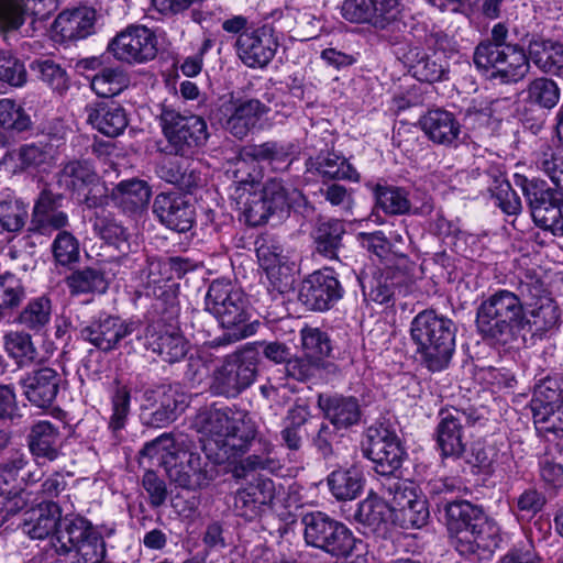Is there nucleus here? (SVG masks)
<instances>
[{"label":"nucleus","mask_w":563,"mask_h":563,"mask_svg":"<svg viewBox=\"0 0 563 563\" xmlns=\"http://www.w3.org/2000/svg\"><path fill=\"white\" fill-rule=\"evenodd\" d=\"M318 405L325 418L338 429H346L358 423L361 407L358 400L352 396H323L318 397Z\"/></svg>","instance_id":"obj_30"},{"label":"nucleus","mask_w":563,"mask_h":563,"mask_svg":"<svg viewBox=\"0 0 563 563\" xmlns=\"http://www.w3.org/2000/svg\"><path fill=\"white\" fill-rule=\"evenodd\" d=\"M507 52V56L501 58L498 67L490 73V77L499 79L503 84L517 82L528 74L529 59L525 51L516 45Z\"/></svg>","instance_id":"obj_41"},{"label":"nucleus","mask_w":563,"mask_h":563,"mask_svg":"<svg viewBox=\"0 0 563 563\" xmlns=\"http://www.w3.org/2000/svg\"><path fill=\"white\" fill-rule=\"evenodd\" d=\"M52 249L55 260L60 265L76 263L79 260V242L74 234L68 231H59L53 242Z\"/></svg>","instance_id":"obj_60"},{"label":"nucleus","mask_w":563,"mask_h":563,"mask_svg":"<svg viewBox=\"0 0 563 563\" xmlns=\"http://www.w3.org/2000/svg\"><path fill=\"white\" fill-rule=\"evenodd\" d=\"M514 183L526 197L534 223L554 235L563 236V199L558 191L549 188L543 180L528 179L520 174H515Z\"/></svg>","instance_id":"obj_8"},{"label":"nucleus","mask_w":563,"mask_h":563,"mask_svg":"<svg viewBox=\"0 0 563 563\" xmlns=\"http://www.w3.org/2000/svg\"><path fill=\"white\" fill-rule=\"evenodd\" d=\"M343 295L340 282L332 271L323 269L309 275L302 283L299 298L311 310L331 308Z\"/></svg>","instance_id":"obj_19"},{"label":"nucleus","mask_w":563,"mask_h":563,"mask_svg":"<svg viewBox=\"0 0 563 563\" xmlns=\"http://www.w3.org/2000/svg\"><path fill=\"white\" fill-rule=\"evenodd\" d=\"M86 111L88 123L106 136L115 137L128 126L125 110L113 101L90 104Z\"/></svg>","instance_id":"obj_29"},{"label":"nucleus","mask_w":563,"mask_h":563,"mask_svg":"<svg viewBox=\"0 0 563 563\" xmlns=\"http://www.w3.org/2000/svg\"><path fill=\"white\" fill-rule=\"evenodd\" d=\"M307 170L324 180H358V174L345 157L336 154L319 155L307 162Z\"/></svg>","instance_id":"obj_39"},{"label":"nucleus","mask_w":563,"mask_h":563,"mask_svg":"<svg viewBox=\"0 0 563 563\" xmlns=\"http://www.w3.org/2000/svg\"><path fill=\"white\" fill-rule=\"evenodd\" d=\"M441 420L437 428V441L441 454L445 457H459L464 452L462 429L475 422L472 413L456 408L441 411Z\"/></svg>","instance_id":"obj_22"},{"label":"nucleus","mask_w":563,"mask_h":563,"mask_svg":"<svg viewBox=\"0 0 563 563\" xmlns=\"http://www.w3.org/2000/svg\"><path fill=\"white\" fill-rule=\"evenodd\" d=\"M26 79L24 64L10 53L0 51V80L13 87H22Z\"/></svg>","instance_id":"obj_61"},{"label":"nucleus","mask_w":563,"mask_h":563,"mask_svg":"<svg viewBox=\"0 0 563 563\" xmlns=\"http://www.w3.org/2000/svg\"><path fill=\"white\" fill-rule=\"evenodd\" d=\"M328 486L338 500H352L363 488V477L356 468L336 470L328 476Z\"/></svg>","instance_id":"obj_43"},{"label":"nucleus","mask_w":563,"mask_h":563,"mask_svg":"<svg viewBox=\"0 0 563 563\" xmlns=\"http://www.w3.org/2000/svg\"><path fill=\"white\" fill-rule=\"evenodd\" d=\"M296 147L291 143L266 142L244 146L236 159L235 166L240 170L247 161L266 163L274 170H285L295 159Z\"/></svg>","instance_id":"obj_24"},{"label":"nucleus","mask_w":563,"mask_h":563,"mask_svg":"<svg viewBox=\"0 0 563 563\" xmlns=\"http://www.w3.org/2000/svg\"><path fill=\"white\" fill-rule=\"evenodd\" d=\"M406 62L412 76L420 81H440L445 78L449 70V63L443 51L426 52L413 47L406 54Z\"/></svg>","instance_id":"obj_26"},{"label":"nucleus","mask_w":563,"mask_h":563,"mask_svg":"<svg viewBox=\"0 0 563 563\" xmlns=\"http://www.w3.org/2000/svg\"><path fill=\"white\" fill-rule=\"evenodd\" d=\"M522 95L523 100L531 106L552 109L560 100V88L553 79L539 77L528 84Z\"/></svg>","instance_id":"obj_44"},{"label":"nucleus","mask_w":563,"mask_h":563,"mask_svg":"<svg viewBox=\"0 0 563 563\" xmlns=\"http://www.w3.org/2000/svg\"><path fill=\"white\" fill-rule=\"evenodd\" d=\"M240 172V168L233 172L234 181L239 184L235 195L249 224H264L271 216L289 207L288 191L282 181L271 179L258 188L251 174L243 177Z\"/></svg>","instance_id":"obj_6"},{"label":"nucleus","mask_w":563,"mask_h":563,"mask_svg":"<svg viewBox=\"0 0 563 563\" xmlns=\"http://www.w3.org/2000/svg\"><path fill=\"white\" fill-rule=\"evenodd\" d=\"M57 184L89 208L102 206L104 202L106 188L93 165L87 159L67 162L57 174Z\"/></svg>","instance_id":"obj_11"},{"label":"nucleus","mask_w":563,"mask_h":563,"mask_svg":"<svg viewBox=\"0 0 563 563\" xmlns=\"http://www.w3.org/2000/svg\"><path fill=\"white\" fill-rule=\"evenodd\" d=\"M527 314L520 298L512 291L499 289L484 299L476 311L479 334L494 344L514 342L527 328Z\"/></svg>","instance_id":"obj_2"},{"label":"nucleus","mask_w":563,"mask_h":563,"mask_svg":"<svg viewBox=\"0 0 563 563\" xmlns=\"http://www.w3.org/2000/svg\"><path fill=\"white\" fill-rule=\"evenodd\" d=\"M278 47L277 40L268 29L242 32L236 41V53L249 67H264L275 56Z\"/></svg>","instance_id":"obj_23"},{"label":"nucleus","mask_w":563,"mask_h":563,"mask_svg":"<svg viewBox=\"0 0 563 563\" xmlns=\"http://www.w3.org/2000/svg\"><path fill=\"white\" fill-rule=\"evenodd\" d=\"M96 11L88 7L66 10L55 19L52 30L60 41L85 38L93 31Z\"/></svg>","instance_id":"obj_27"},{"label":"nucleus","mask_w":563,"mask_h":563,"mask_svg":"<svg viewBox=\"0 0 563 563\" xmlns=\"http://www.w3.org/2000/svg\"><path fill=\"white\" fill-rule=\"evenodd\" d=\"M59 0H0V34L8 40L10 33L24 23V14L46 19L58 9Z\"/></svg>","instance_id":"obj_20"},{"label":"nucleus","mask_w":563,"mask_h":563,"mask_svg":"<svg viewBox=\"0 0 563 563\" xmlns=\"http://www.w3.org/2000/svg\"><path fill=\"white\" fill-rule=\"evenodd\" d=\"M532 412L536 423L543 424L547 431L563 432V382L544 379L533 394Z\"/></svg>","instance_id":"obj_17"},{"label":"nucleus","mask_w":563,"mask_h":563,"mask_svg":"<svg viewBox=\"0 0 563 563\" xmlns=\"http://www.w3.org/2000/svg\"><path fill=\"white\" fill-rule=\"evenodd\" d=\"M448 530L460 554L476 560L493 555L501 541L497 523L482 509L466 500L449 503L445 507Z\"/></svg>","instance_id":"obj_1"},{"label":"nucleus","mask_w":563,"mask_h":563,"mask_svg":"<svg viewBox=\"0 0 563 563\" xmlns=\"http://www.w3.org/2000/svg\"><path fill=\"white\" fill-rule=\"evenodd\" d=\"M256 375L254 352L245 350L229 355L214 372L212 389L218 395L234 397L251 386Z\"/></svg>","instance_id":"obj_12"},{"label":"nucleus","mask_w":563,"mask_h":563,"mask_svg":"<svg viewBox=\"0 0 563 563\" xmlns=\"http://www.w3.org/2000/svg\"><path fill=\"white\" fill-rule=\"evenodd\" d=\"M301 523L308 545L323 550L333 556L345 558L352 553L355 538L343 523L320 511L306 514Z\"/></svg>","instance_id":"obj_9"},{"label":"nucleus","mask_w":563,"mask_h":563,"mask_svg":"<svg viewBox=\"0 0 563 563\" xmlns=\"http://www.w3.org/2000/svg\"><path fill=\"white\" fill-rule=\"evenodd\" d=\"M514 45L499 46L490 44V41L479 43L474 52V64L477 68L493 73L498 67L501 58L507 56V49Z\"/></svg>","instance_id":"obj_57"},{"label":"nucleus","mask_w":563,"mask_h":563,"mask_svg":"<svg viewBox=\"0 0 563 563\" xmlns=\"http://www.w3.org/2000/svg\"><path fill=\"white\" fill-rule=\"evenodd\" d=\"M60 516V508L56 503H41L23 512L21 527L31 539L42 540L53 532L56 534Z\"/></svg>","instance_id":"obj_28"},{"label":"nucleus","mask_w":563,"mask_h":563,"mask_svg":"<svg viewBox=\"0 0 563 563\" xmlns=\"http://www.w3.org/2000/svg\"><path fill=\"white\" fill-rule=\"evenodd\" d=\"M148 347L164 361L175 363L180 361L188 352V342L183 334L174 328H159L150 332Z\"/></svg>","instance_id":"obj_33"},{"label":"nucleus","mask_w":563,"mask_h":563,"mask_svg":"<svg viewBox=\"0 0 563 563\" xmlns=\"http://www.w3.org/2000/svg\"><path fill=\"white\" fill-rule=\"evenodd\" d=\"M256 244L257 261L266 273L272 290L278 294L288 291L294 282L292 264L280 242L274 238H262Z\"/></svg>","instance_id":"obj_15"},{"label":"nucleus","mask_w":563,"mask_h":563,"mask_svg":"<svg viewBox=\"0 0 563 563\" xmlns=\"http://www.w3.org/2000/svg\"><path fill=\"white\" fill-rule=\"evenodd\" d=\"M71 295L103 294L109 283L104 273L97 267H85L73 272L66 278Z\"/></svg>","instance_id":"obj_42"},{"label":"nucleus","mask_w":563,"mask_h":563,"mask_svg":"<svg viewBox=\"0 0 563 563\" xmlns=\"http://www.w3.org/2000/svg\"><path fill=\"white\" fill-rule=\"evenodd\" d=\"M62 382V375L55 368L41 366L24 373L19 384L25 398L33 406L44 409L55 401Z\"/></svg>","instance_id":"obj_18"},{"label":"nucleus","mask_w":563,"mask_h":563,"mask_svg":"<svg viewBox=\"0 0 563 563\" xmlns=\"http://www.w3.org/2000/svg\"><path fill=\"white\" fill-rule=\"evenodd\" d=\"M534 301L528 303L527 328L532 333H543L556 327L560 320L559 308L543 290L532 295Z\"/></svg>","instance_id":"obj_34"},{"label":"nucleus","mask_w":563,"mask_h":563,"mask_svg":"<svg viewBox=\"0 0 563 563\" xmlns=\"http://www.w3.org/2000/svg\"><path fill=\"white\" fill-rule=\"evenodd\" d=\"M184 407V400L177 399L176 393L168 389L161 396L159 407L152 412L151 423L156 427H164L174 421Z\"/></svg>","instance_id":"obj_58"},{"label":"nucleus","mask_w":563,"mask_h":563,"mask_svg":"<svg viewBox=\"0 0 563 563\" xmlns=\"http://www.w3.org/2000/svg\"><path fill=\"white\" fill-rule=\"evenodd\" d=\"M151 195V188L145 180L132 178L120 181L112 189L110 199L124 212L135 213L146 208Z\"/></svg>","instance_id":"obj_31"},{"label":"nucleus","mask_w":563,"mask_h":563,"mask_svg":"<svg viewBox=\"0 0 563 563\" xmlns=\"http://www.w3.org/2000/svg\"><path fill=\"white\" fill-rule=\"evenodd\" d=\"M354 519L368 531L378 532L385 529L389 521L393 522V515L387 501L376 495H368L357 505Z\"/></svg>","instance_id":"obj_38"},{"label":"nucleus","mask_w":563,"mask_h":563,"mask_svg":"<svg viewBox=\"0 0 563 563\" xmlns=\"http://www.w3.org/2000/svg\"><path fill=\"white\" fill-rule=\"evenodd\" d=\"M402 277V268H376L372 276L363 279V292L372 301L386 303L391 299L394 288Z\"/></svg>","instance_id":"obj_35"},{"label":"nucleus","mask_w":563,"mask_h":563,"mask_svg":"<svg viewBox=\"0 0 563 563\" xmlns=\"http://www.w3.org/2000/svg\"><path fill=\"white\" fill-rule=\"evenodd\" d=\"M142 454L162 463L170 482L180 488L196 490L207 486L213 478L208 468L209 463L200 453L176 448L174 439L168 434L146 443Z\"/></svg>","instance_id":"obj_4"},{"label":"nucleus","mask_w":563,"mask_h":563,"mask_svg":"<svg viewBox=\"0 0 563 563\" xmlns=\"http://www.w3.org/2000/svg\"><path fill=\"white\" fill-rule=\"evenodd\" d=\"M130 84L129 77L119 68H104L91 79V89L102 98H111L125 88Z\"/></svg>","instance_id":"obj_47"},{"label":"nucleus","mask_w":563,"mask_h":563,"mask_svg":"<svg viewBox=\"0 0 563 563\" xmlns=\"http://www.w3.org/2000/svg\"><path fill=\"white\" fill-rule=\"evenodd\" d=\"M534 164L538 170L550 178L558 190L563 191V146L553 148L544 144L536 153Z\"/></svg>","instance_id":"obj_46"},{"label":"nucleus","mask_w":563,"mask_h":563,"mask_svg":"<svg viewBox=\"0 0 563 563\" xmlns=\"http://www.w3.org/2000/svg\"><path fill=\"white\" fill-rule=\"evenodd\" d=\"M376 201L389 214H404L412 209L407 191L399 187L378 186L376 189Z\"/></svg>","instance_id":"obj_50"},{"label":"nucleus","mask_w":563,"mask_h":563,"mask_svg":"<svg viewBox=\"0 0 563 563\" xmlns=\"http://www.w3.org/2000/svg\"><path fill=\"white\" fill-rule=\"evenodd\" d=\"M267 111L257 99L234 97L223 101L218 110L222 126L238 139L247 136Z\"/></svg>","instance_id":"obj_16"},{"label":"nucleus","mask_w":563,"mask_h":563,"mask_svg":"<svg viewBox=\"0 0 563 563\" xmlns=\"http://www.w3.org/2000/svg\"><path fill=\"white\" fill-rule=\"evenodd\" d=\"M371 10L372 25L385 30L400 21L402 4L400 0H372Z\"/></svg>","instance_id":"obj_52"},{"label":"nucleus","mask_w":563,"mask_h":563,"mask_svg":"<svg viewBox=\"0 0 563 563\" xmlns=\"http://www.w3.org/2000/svg\"><path fill=\"white\" fill-rule=\"evenodd\" d=\"M27 218L26 206L19 200L0 202V233L19 232Z\"/></svg>","instance_id":"obj_54"},{"label":"nucleus","mask_w":563,"mask_h":563,"mask_svg":"<svg viewBox=\"0 0 563 563\" xmlns=\"http://www.w3.org/2000/svg\"><path fill=\"white\" fill-rule=\"evenodd\" d=\"M135 322H126L118 317L100 314L80 330V336L102 351L115 349L120 341L135 331Z\"/></svg>","instance_id":"obj_21"},{"label":"nucleus","mask_w":563,"mask_h":563,"mask_svg":"<svg viewBox=\"0 0 563 563\" xmlns=\"http://www.w3.org/2000/svg\"><path fill=\"white\" fill-rule=\"evenodd\" d=\"M344 227L338 220L321 222L314 232L317 251L327 257H334L341 245Z\"/></svg>","instance_id":"obj_49"},{"label":"nucleus","mask_w":563,"mask_h":563,"mask_svg":"<svg viewBox=\"0 0 563 563\" xmlns=\"http://www.w3.org/2000/svg\"><path fill=\"white\" fill-rule=\"evenodd\" d=\"M95 531L91 523L82 517H65L58 525L53 545L59 554L73 552V549Z\"/></svg>","instance_id":"obj_36"},{"label":"nucleus","mask_w":563,"mask_h":563,"mask_svg":"<svg viewBox=\"0 0 563 563\" xmlns=\"http://www.w3.org/2000/svg\"><path fill=\"white\" fill-rule=\"evenodd\" d=\"M358 242L368 252L377 256L379 265L377 268H404L407 264L406 256L391 250L390 243L382 231L372 233L361 232L357 235Z\"/></svg>","instance_id":"obj_40"},{"label":"nucleus","mask_w":563,"mask_h":563,"mask_svg":"<svg viewBox=\"0 0 563 563\" xmlns=\"http://www.w3.org/2000/svg\"><path fill=\"white\" fill-rule=\"evenodd\" d=\"M27 456L19 448H10L8 455L0 459V484L16 482L20 472L26 466Z\"/></svg>","instance_id":"obj_62"},{"label":"nucleus","mask_w":563,"mask_h":563,"mask_svg":"<svg viewBox=\"0 0 563 563\" xmlns=\"http://www.w3.org/2000/svg\"><path fill=\"white\" fill-rule=\"evenodd\" d=\"M75 558L77 563H100L106 555V545L102 537L96 530L80 542L75 549Z\"/></svg>","instance_id":"obj_59"},{"label":"nucleus","mask_w":563,"mask_h":563,"mask_svg":"<svg viewBox=\"0 0 563 563\" xmlns=\"http://www.w3.org/2000/svg\"><path fill=\"white\" fill-rule=\"evenodd\" d=\"M3 345L8 355L19 365L32 362L36 356V349L29 333L10 331L3 336Z\"/></svg>","instance_id":"obj_48"},{"label":"nucleus","mask_w":563,"mask_h":563,"mask_svg":"<svg viewBox=\"0 0 563 563\" xmlns=\"http://www.w3.org/2000/svg\"><path fill=\"white\" fill-rule=\"evenodd\" d=\"M31 69L38 74L41 80L53 90L64 91L68 87V77L65 69L52 59H37L31 64Z\"/></svg>","instance_id":"obj_53"},{"label":"nucleus","mask_w":563,"mask_h":563,"mask_svg":"<svg viewBox=\"0 0 563 563\" xmlns=\"http://www.w3.org/2000/svg\"><path fill=\"white\" fill-rule=\"evenodd\" d=\"M195 426L206 438L205 449L212 451L216 446L219 450L218 462L235 459L255 435L252 427H245L243 416L227 407L200 411Z\"/></svg>","instance_id":"obj_3"},{"label":"nucleus","mask_w":563,"mask_h":563,"mask_svg":"<svg viewBox=\"0 0 563 563\" xmlns=\"http://www.w3.org/2000/svg\"><path fill=\"white\" fill-rule=\"evenodd\" d=\"M93 231L106 242L119 247L125 242V229L110 214H98L93 221Z\"/></svg>","instance_id":"obj_64"},{"label":"nucleus","mask_w":563,"mask_h":563,"mask_svg":"<svg viewBox=\"0 0 563 563\" xmlns=\"http://www.w3.org/2000/svg\"><path fill=\"white\" fill-rule=\"evenodd\" d=\"M52 318V301L46 296L31 299L19 314L18 321L24 328L40 332L46 328Z\"/></svg>","instance_id":"obj_45"},{"label":"nucleus","mask_w":563,"mask_h":563,"mask_svg":"<svg viewBox=\"0 0 563 563\" xmlns=\"http://www.w3.org/2000/svg\"><path fill=\"white\" fill-rule=\"evenodd\" d=\"M31 120L24 109L14 100L9 98L0 99V126L18 132L30 128Z\"/></svg>","instance_id":"obj_56"},{"label":"nucleus","mask_w":563,"mask_h":563,"mask_svg":"<svg viewBox=\"0 0 563 563\" xmlns=\"http://www.w3.org/2000/svg\"><path fill=\"white\" fill-rule=\"evenodd\" d=\"M115 59L129 64H142L157 55L155 33L144 25H131L118 33L108 45Z\"/></svg>","instance_id":"obj_13"},{"label":"nucleus","mask_w":563,"mask_h":563,"mask_svg":"<svg viewBox=\"0 0 563 563\" xmlns=\"http://www.w3.org/2000/svg\"><path fill=\"white\" fill-rule=\"evenodd\" d=\"M206 310L213 314L221 325L235 329L232 338L238 341L247 335L245 323L247 321L246 298L244 292L225 279L213 280L205 298Z\"/></svg>","instance_id":"obj_7"},{"label":"nucleus","mask_w":563,"mask_h":563,"mask_svg":"<svg viewBox=\"0 0 563 563\" xmlns=\"http://www.w3.org/2000/svg\"><path fill=\"white\" fill-rule=\"evenodd\" d=\"M300 335L301 347L307 357L321 363V361L330 354V339L320 329L306 327L300 331Z\"/></svg>","instance_id":"obj_51"},{"label":"nucleus","mask_w":563,"mask_h":563,"mask_svg":"<svg viewBox=\"0 0 563 563\" xmlns=\"http://www.w3.org/2000/svg\"><path fill=\"white\" fill-rule=\"evenodd\" d=\"M159 123L164 136L176 155L188 156L208 140L206 121L198 115H185L172 108H163Z\"/></svg>","instance_id":"obj_10"},{"label":"nucleus","mask_w":563,"mask_h":563,"mask_svg":"<svg viewBox=\"0 0 563 563\" xmlns=\"http://www.w3.org/2000/svg\"><path fill=\"white\" fill-rule=\"evenodd\" d=\"M25 291L21 280L12 274L0 276V309L18 307L24 299Z\"/></svg>","instance_id":"obj_63"},{"label":"nucleus","mask_w":563,"mask_h":563,"mask_svg":"<svg viewBox=\"0 0 563 563\" xmlns=\"http://www.w3.org/2000/svg\"><path fill=\"white\" fill-rule=\"evenodd\" d=\"M410 335L429 371L440 372L448 367L455 347L452 320L433 310H423L413 318Z\"/></svg>","instance_id":"obj_5"},{"label":"nucleus","mask_w":563,"mask_h":563,"mask_svg":"<svg viewBox=\"0 0 563 563\" xmlns=\"http://www.w3.org/2000/svg\"><path fill=\"white\" fill-rule=\"evenodd\" d=\"M390 496L389 507L391 515L407 510L416 504V501L424 500L426 498L417 493L411 483L394 482L387 488Z\"/></svg>","instance_id":"obj_55"},{"label":"nucleus","mask_w":563,"mask_h":563,"mask_svg":"<svg viewBox=\"0 0 563 563\" xmlns=\"http://www.w3.org/2000/svg\"><path fill=\"white\" fill-rule=\"evenodd\" d=\"M153 212L166 228L187 232L192 228L195 211L183 197L176 194H159L155 197Z\"/></svg>","instance_id":"obj_25"},{"label":"nucleus","mask_w":563,"mask_h":563,"mask_svg":"<svg viewBox=\"0 0 563 563\" xmlns=\"http://www.w3.org/2000/svg\"><path fill=\"white\" fill-rule=\"evenodd\" d=\"M29 448L35 459L54 461L59 455V432L49 421H38L27 437Z\"/></svg>","instance_id":"obj_37"},{"label":"nucleus","mask_w":563,"mask_h":563,"mask_svg":"<svg viewBox=\"0 0 563 563\" xmlns=\"http://www.w3.org/2000/svg\"><path fill=\"white\" fill-rule=\"evenodd\" d=\"M363 451L375 464V471L385 476L399 470L405 456L397 434L383 426L367 429Z\"/></svg>","instance_id":"obj_14"},{"label":"nucleus","mask_w":563,"mask_h":563,"mask_svg":"<svg viewBox=\"0 0 563 563\" xmlns=\"http://www.w3.org/2000/svg\"><path fill=\"white\" fill-rule=\"evenodd\" d=\"M422 131L438 144H453L461 132L460 124L454 115L442 109L428 111L420 120Z\"/></svg>","instance_id":"obj_32"}]
</instances>
